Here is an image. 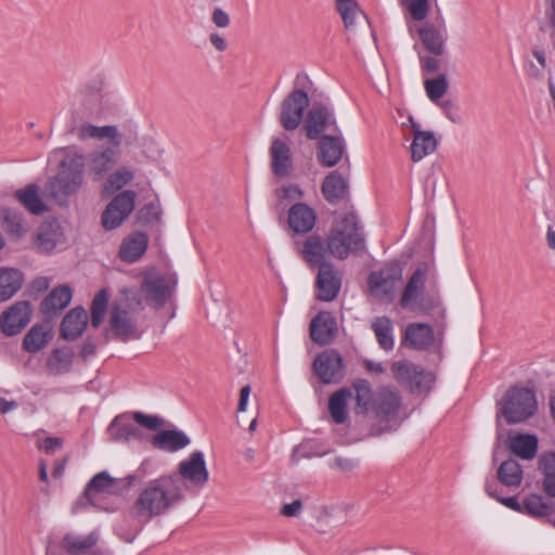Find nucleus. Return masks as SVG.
I'll return each instance as SVG.
<instances>
[{"mask_svg":"<svg viewBox=\"0 0 555 555\" xmlns=\"http://www.w3.org/2000/svg\"><path fill=\"white\" fill-rule=\"evenodd\" d=\"M271 169L276 177H287L293 169L292 152L281 139H273L270 146Z\"/></svg>","mask_w":555,"mask_h":555,"instance_id":"nucleus-22","label":"nucleus"},{"mask_svg":"<svg viewBox=\"0 0 555 555\" xmlns=\"http://www.w3.org/2000/svg\"><path fill=\"white\" fill-rule=\"evenodd\" d=\"M392 322L388 317H378L372 323L377 343L386 351L393 348Z\"/></svg>","mask_w":555,"mask_h":555,"instance_id":"nucleus-42","label":"nucleus"},{"mask_svg":"<svg viewBox=\"0 0 555 555\" xmlns=\"http://www.w3.org/2000/svg\"><path fill=\"white\" fill-rule=\"evenodd\" d=\"M117 486V479L111 477L106 472H101L89 481L85 496L92 502L96 492L114 493Z\"/></svg>","mask_w":555,"mask_h":555,"instance_id":"nucleus-41","label":"nucleus"},{"mask_svg":"<svg viewBox=\"0 0 555 555\" xmlns=\"http://www.w3.org/2000/svg\"><path fill=\"white\" fill-rule=\"evenodd\" d=\"M418 36L424 47L434 55H441L444 51V40L438 29L426 25L418 29Z\"/></svg>","mask_w":555,"mask_h":555,"instance_id":"nucleus-44","label":"nucleus"},{"mask_svg":"<svg viewBox=\"0 0 555 555\" xmlns=\"http://www.w3.org/2000/svg\"><path fill=\"white\" fill-rule=\"evenodd\" d=\"M402 5L414 21H423L429 12V0H402Z\"/></svg>","mask_w":555,"mask_h":555,"instance_id":"nucleus-51","label":"nucleus"},{"mask_svg":"<svg viewBox=\"0 0 555 555\" xmlns=\"http://www.w3.org/2000/svg\"><path fill=\"white\" fill-rule=\"evenodd\" d=\"M88 315L82 307H76L63 318L60 336L65 340H74L82 335L87 327Z\"/></svg>","mask_w":555,"mask_h":555,"instance_id":"nucleus-23","label":"nucleus"},{"mask_svg":"<svg viewBox=\"0 0 555 555\" xmlns=\"http://www.w3.org/2000/svg\"><path fill=\"white\" fill-rule=\"evenodd\" d=\"M141 218L146 222H156L160 220L162 210L157 202L145 204L140 210Z\"/></svg>","mask_w":555,"mask_h":555,"instance_id":"nucleus-55","label":"nucleus"},{"mask_svg":"<svg viewBox=\"0 0 555 555\" xmlns=\"http://www.w3.org/2000/svg\"><path fill=\"white\" fill-rule=\"evenodd\" d=\"M98 539L99 537L95 532H91L83 538L66 535L63 539V547L70 555H83L96 544Z\"/></svg>","mask_w":555,"mask_h":555,"instance_id":"nucleus-45","label":"nucleus"},{"mask_svg":"<svg viewBox=\"0 0 555 555\" xmlns=\"http://www.w3.org/2000/svg\"><path fill=\"white\" fill-rule=\"evenodd\" d=\"M86 163L85 155L74 151L65 155L60 163L59 173L48 182V190L52 198L60 205L67 203V198L77 193L85 183Z\"/></svg>","mask_w":555,"mask_h":555,"instance_id":"nucleus-4","label":"nucleus"},{"mask_svg":"<svg viewBox=\"0 0 555 555\" xmlns=\"http://www.w3.org/2000/svg\"><path fill=\"white\" fill-rule=\"evenodd\" d=\"M133 420L142 427L151 430H155L164 424V421L160 417L156 415H147L142 412H134Z\"/></svg>","mask_w":555,"mask_h":555,"instance_id":"nucleus-54","label":"nucleus"},{"mask_svg":"<svg viewBox=\"0 0 555 555\" xmlns=\"http://www.w3.org/2000/svg\"><path fill=\"white\" fill-rule=\"evenodd\" d=\"M553 503L546 502L539 494H531L522 502V513L531 517H546L554 513Z\"/></svg>","mask_w":555,"mask_h":555,"instance_id":"nucleus-43","label":"nucleus"},{"mask_svg":"<svg viewBox=\"0 0 555 555\" xmlns=\"http://www.w3.org/2000/svg\"><path fill=\"white\" fill-rule=\"evenodd\" d=\"M437 105H439L441 107L446 117L449 120H451L452 122H455V124L461 122V117L457 113L459 107L452 100H443V101L440 100Z\"/></svg>","mask_w":555,"mask_h":555,"instance_id":"nucleus-56","label":"nucleus"},{"mask_svg":"<svg viewBox=\"0 0 555 555\" xmlns=\"http://www.w3.org/2000/svg\"><path fill=\"white\" fill-rule=\"evenodd\" d=\"M72 296L70 287L66 285L55 287L41 302V312L48 317L57 314L69 305Z\"/></svg>","mask_w":555,"mask_h":555,"instance_id":"nucleus-30","label":"nucleus"},{"mask_svg":"<svg viewBox=\"0 0 555 555\" xmlns=\"http://www.w3.org/2000/svg\"><path fill=\"white\" fill-rule=\"evenodd\" d=\"M108 305V293L106 289H101L94 296L91 304V325L99 327L104 320Z\"/></svg>","mask_w":555,"mask_h":555,"instance_id":"nucleus-47","label":"nucleus"},{"mask_svg":"<svg viewBox=\"0 0 555 555\" xmlns=\"http://www.w3.org/2000/svg\"><path fill=\"white\" fill-rule=\"evenodd\" d=\"M508 448L522 460H532L538 451V438L530 434H516L508 437Z\"/></svg>","mask_w":555,"mask_h":555,"instance_id":"nucleus-32","label":"nucleus"},{"mask_svg":"<svg viewBox=\"0 0 555 555\" xmlns=\"http://www.w3.org/2000/svg\"><path fill=\"white\" fill-rule=\"evenodd\" d=\"M498 479L506 487H519L522 481L520 464L513 459L504 461L498 469Z\"/></svg>","mask_w":555,"mask_h":555,"instance_id":"nucleus-40","label":"nucleus"},{"mask_svg":"<svg viewBox=\"0 0 555 555\" xmlns=\"http://www.w3.org/2000/svg\"><path fill=\"white\" fill-rule=\"evenodd\" d=\"M52 339V326L49 322L37 323L23 338V348L29 353L42 350Z\"/></svg>","mask_w":555,"mask_h":555,"instance_id":"nucleus-25","label":"nucleus"},{"mask_svg":"<svg viewBox=\"0 0 555 555\" xmlns=\"http://www.w3.org/2000/svg\"><path fill=\"white\" fill-rule=\"evenodd\" d=\"M321 190L324 198L336 205L348 194V183L338 171H332L324 178Z\"/></svg>","mask_w":555,"mask_h":555,"instance_id":"nucleus-29","label":"nucleus"},{"mask_svg":"<svg viewBox=\"0 0 555 555\" xmlns=\"http://www.w3.org/2000/svg\"><path fill=\"white\" fill-rule=\"evenodd\" d=\"M63 446V439L59 437H48L46 438L39 448L43 449V451L48 454H52L56 450L61 449Z\"/></svg>","mask_w":555,"mask_h":555,"instance_id":"nucleus-58","label":"nucleus"},{"mask_svg":"<svg viewBox=\"0 0 555 555\" xmlns=\"http://www.w3.org/2000/svg\"><path fill=\"white\" fill-rule=\"evenodd\" d=\"M546 18L550 28V37L555 44V0H550V5L546 10Z\"/></svg>","mask_w":555,"mask_h":555,"instance_id":"nucleus-61","label":"nucleus"},{"mask_svg":"<svg viewBox=\"0 0 555 555\" xmlns=\"http://www.w3.org/2000/svg\"><path fill=\"white\" fill-rule=\"evenodd\" d=\"M312 369L323 384L339 383L344 376L343 358L335 350H326L318 354Z\"/></svg>","mask_w":555,"mask_h":555,"instance_id":"nucleus-10","label":"nucleus"},{"mask_svg":"<svg viewBox=\"0 0 555 555\" xmlns=\"http://www.w3.org/2000/svg\"><path fill=\"white\" fill-rule=\"evenodd\" d=\"M424 87L428 99L438 104L447 93L449 83L444 75H439L437 78L425 80Z\"/></svg>","mask_w":555,"mask_h":555,"instance_id":"nucleus-48","label":"nucleus"},{"mask_svg":"<svg viewBox=\"0 0 555 555\" xmlns=\"http://www.w3.org/2000/svg\"><path fill=\"white\" fill-rule=\"evenodd\" d=\"M294 249L309 268H318L331 262L326 260V255L330 253L327 240L325 241L319 234L309 235L305 240H294Z\"/></svg>","mask_w":555,"mask_h":555,"instance_id":"nucleus-9","label":"nucleus"},{"mask_svg":"<svg viewBox=\"0 0 555 555\" xmlns=\"http://www.w3.org/2000/svg\"><path fill=\"white\" fill-rule=\"evenodd\" d=\"M275 196L281 204L283 201H299L304 197V191L298 184L289 183L275 190Z\"/></svg>","mask_w":555,"mask_h":555,"instance_id":"nucleus-53","label":"nucleus"},{"mask_svg":"<svg viewBox=\"0 0 555 555\" xmlns=\"http://www.w3.org/2000/svg\"><path fill=\"white\" fill-rule=\"evenodd\" d=\"M211 22L219 28H225L230 25V16L221 8H215L211 13Z\"/></svg>","mask_w":555,"mask_h":555,"instance_id":"nucleus-57","label":"nucleus"},{"mask_svg":"<svg viewBox=\"0 0 555 555\" xmlns=\"http://www.w3.org/2000/svg\"><path fill=\"white\" fill-rule=\"evenodd\" d=\"M147 248V236L144 233H135L125 240L119 249V257L128 262L137 261Z\"/></svg>","mask_w":555,"mask_h":555,"instance_id":"nucleus-37","label":"nucleus"},{"mask_svg":"<svg viewBox=\"0 0 555 555\" xmlns=\"http://www.w3.org/2000/svg\"><path fill=\"white\" fill-rule=\"evenodd\" d=\"M399 280H401V270L397 267H389L371 272L367 284L373 295L385 298L393 293Z\"/></svg>","mask_w":555,"mask_h":555,"instance_id":"nucleus-17","label":"nucleus"},{"mask_svg":"<svg viewBox=\"0 0 555 555\" xmlns=\"http://www.w3.org/2000/svg\"><path fill=\"white\" fill-rule=\"evenodd\" d=\"M310 338L319 346H325L333 341L337 333L335 318L328 311L319 312L310 322Z\"/></svg>","mask_w":555,"mask_h":555,"instance_id":"nucleus-19","label":"nucleus"},{"mask_svg":"<svg viewBox=\"0 0 555 555\" xmlns=\"http://www.w3.org/2000/svg\"><path fill=\"white\" fill-rule=\"evenodd\" d=\"M349 389H351V395L354 393V413L357 415L367 414L375 400V392H373L371 383L364 378H357L352 382Z\"/></svg>","mask_w":555,"mask_h":555,"instance_id":"nucleus-28","label":"nucleus"},{"mask_svg":"<svg viewBox=\"0 0 555 555\" xmlns=\"http://www.w3.org/2000/svg\"><path fill=\"white\" fill-rule=\"evenodd\" d=\"M539 469L543 475V491L555 498V452H547L539 459Z\"/></svg>","mask_w":555,"mask_h":555,"instance_id":"nucleus-39","label":"nucleus"},{"mask_svg":"<svg viewBox=\"0 0 555 555\" xmlns=\"http://www.w3.org/2000/svg\"><path fill=\"white\" fill-rule=\"evenodd\" d=\"M302 502L300 500H294L291 503H286L281 508V514L286 517H296L301 513Z\"/></svg>","mask_w":555,"mask_h":555,"instance_id":"nucleus-59","label":"nucleus"},{"mask_svg":"<svg viewBox=\"0 0 555 555\" xmlns=\"http://www.w3.org/2000/svg\"><path fill=\"white\" fill-rule=\"evenodd\" d=\"M336 8L346 27L352 26L359 13L357 0H337Z\"/></svg>","mask_w":555,"mask_h":555,"instance_id":"nucleus-50","label":"nucleus"},{"mask_svg":"<svg viewBox=\"0 0 555 555\" xmlns=\"http://www.w3.org/2000/svg\"><path fill=\"white\" fill-rule=\"evenodd\" d=\"M179 474L188 482L196 487H204L208 479L209 473L203 452L194 451L189 459L179 463Z\"/></svg>","mask_w":555,"mask_h":555,"instance_id":"nucleus-15","label":"nucleus"},{"mask_svg":"<svg viewBox=\"0 0 555 555\" xmlns=\"http://www.w3.org/2000/svg\"><path fill=\"white\" fill-rule=\"evenodd\" d=\"M426 270L418 267L410 276L400 299L402 308H414V301L424 289Z\"/></svg>","mask_w":555,"mask_h":555,"instance_id":"nucleus-35","label":"nucleus"},{"mask_svg":"<svg viewBox=\"0 0 555 555\" xmlns=\"http://www.w3.org/2000/svg\"><path fill=\"white\" fill-rule=\"evenodd\" d=\"M85 99L83 103L90 105L91 109L95 113L100 112L103 105L104 93L102 86L99 87H87L83 91Z\"/></svg>","mask_w":555,"mask_h":555,"instance_id":"nucleus-52","label":"nucleus"},{"mask_svg":"<svg viewBox=\"0 0 555 555\" xmlns=\"http://www.w3.org/2000/svg\"><path fill=\"white\" fill-rule=\"evenodd\" d=\"M251 388L249 385H245L240 390V398L237 404V412H244L246 410V405L250 396Z\"/></svg>","mask_w":555,"mask_h":555,"instance_id":"nucleus-64","label":"nucleus"},{"mask_svg":"<svg viewBox=\"0 0 555 555\" xmlns=\"http://www.w3.org/2000/svg\"><path fill=\"white\" fill-rule=\"evenodd\" d=\"M437 149V140L433 132L421 130L420 125H413V141L411 159L416 163Z\"/></svg>","mask_w":555,"mask_h":555,"instance_id":"nucleus-26","label":"nucleus"},{"mask_svg":"<svg viewBox=\"0 0 555 555\" xmlns=\"http://www.w3.org/2000/svg\"><path fill=\"white\" fill-rule=\"evenodd\" d=\"M356 465H357V462L351 459L336 456L334 459L331 467L338 468L343 472H350L351 469H353L356 467Z\"/></svg>","mask_w":555,"mask_h":555,"instance_id":"nucleus-60","label":"nucleus"},{"mask_svg":"<svg viewBox=\"0 0 555 555\" xmlns=\"http://www.w3.org/2000/svg\"><path fill=\"white\" fill-rule=\"evenodd\" d=\"M24 282L23 273L17 269H0V301L13 297L22 287Z\"/></svg>","mask_w":555,"mask_h":555,"instance_id":"nucleus-33","label":"nucleus"},{"mask_svg":"<svg viewBox=\"0 0 555 555\" xmlns=\"http://www.w3.org/2000/svg\"><path fill=\"white\" fill-rule=\"evenodd\" d=\"M74 353L69 348H55L47 360L50 375H63L70 371Z\"/></svg>","mask_w":555,"mask_h":555,"instance_id":"nucleus-38","label":"nucleus"},{"mask_svg":"<svg viewBox=\"0 0 555 555\" xmlns=\"http://www.w3.org/2000/svg\"><path fill=\"white\" fill-rule=\"evenodd\" d=\"M0 225L9 235L15 237H21L26 232L23 214L15 208H0Z\"/></svg>","mask_w":555,"mask_h":555,"instance_id":"nucleus-36","label":"nucleus"},{"mask_svg":"<svg viewBox=\"0 0 555 555\" xmlns=\"http://www.w3.org/2000/svg\"><path fill=\"white\" fill-rule=\"evenodd\" d=\"M69 131L76 134L81 142L90 139L95 141H108L106 145H100L85 156L88 173L93 180L102 179L117 165L121 144V134L117 126H95L90 122H83L72 128Z\"/></svg>","mask_w":555,"mask_h":555,"instance_id":"nucleus-1","label":"nucleus"},{"mask_svg":"<svg viewBox=\"0 0 555 555\" xmlns=\"http://www.w3.org/2000/svg\"><path fill=\"white\" fill-rule=\"evenodd\" d=\"M142 310L141 295L135 289H124L109 311V327L118 339L127 341L141 336L137 326L135 314Z\"/></svg>","mask_w":555,"mask_h":555,"instance_id":"nucleus-5","label":"nucleus"},{"mask_svg":"<svg viewBox=\"0 0 555 555\" xmlns=\"http://www.w3.org/2000/svg\"><path fill=\"white\" fill-rule=\"evenodd\" d=\"M308 106L309 96L306 91L294 89L289 92L281 103L279 120L282 127L287 131L297 129Z\"/></svg>","mask_w":555,"mask_h":555,"instance_id":"nucleus-7","label":"nucleus"},{"mask_svg":"<svg viewBox=\"0 0 555 555\" xmlns=\"http://www.w3.org/2000/svg\"><path fill=\"white\" fill-rule=\"evenodd\" d=\"M181 489L175 476H162L150 481L135 499L132 513L143 521L165 514L182 500Z\"/></svg>","mask_w":555,"mask_h":555,"instance_id":"nucleus-2","label":"nucleus"},{"mask_svg":"<svg viewBox=\"0 0 555 555\" xmlns=\"http://www.w3.org/2000/svg\"><path fill=\"white\" fill-rule=\"evenodd\" d=\"M351 398V389L343 387L333 392L328 399V412L334 423L343 424L348 416L347 403Z\"/></svg>","mask_w":555,"mask_h":555,"instance_id":"nucleus-34","label":"nucleus"},{"mask_svg":"<svg viewBox=\"0 0 555 555\" xmlns=\"http://www.w3.org/2000/svg\"><path fill=\"white\" fill-rule=\"evenodd\" d=\"M327 248L339 260L365 250V234L358 215L347 212L336 220L327 234Z\"/></svg>","mask_w":555,"mask_h":555,"instance_id":"nucleus-3","label":"nucleus"},{"mask_svg":"<svg viewBox=\"0 0 555 555\" xmlns=\"http://www.w3.org/2000/svg\"><path fill=\"white\" fill-rule=\"evenodd\" d=\"M31 306L29 301H16L0 315V330L7 336L20 334L30 322Z\"/></svg>","mask_w":555,"mask_h":555,"instance_id":"nucleus-12","label":"nucleus"},{"mask_svg":"<svg viewBox=\"0 0 555 555\" xmlns=\"http://www.w3.org/2000/svg\"><path fill=\"white\" fill-rule=\"evenodd\" d=\"M190 443L189 437L177 429H165L156 434L152 439V446L162 451L176 452Z\"/></svg>","mask_w":555,"mask_h":555,"instance_id":"nucleus-27","label":"nucleus"},{"mask_svg":"<svg viewBox=\"0 0 555 555\" xmlns=\"http://www.w3.org/2000/svg\"><path fill=\"white\" fill-rule=\"evenodd\" d=\"M209 41L218 52H223L228 48L227 40L218 33H211L209 35Z\"/></svg>","mask_w":555,"mask_h":555,"instance_id":"nucleus-63","label":"nucleus"},{"mask_svg":"<svg viewBox=\"0 0 555 555\" xmlns=\"http://www.w3.org/2000/svg\"><path fill=\"white\" fill-rule=\"evenodd\" d=\"M287 223L295 234H307L317 223V214L305 203H295L288 209Z\"/></svg>","mask_w":555,"mask_h":555,"instance_id":"nucleus-20","label":"nucleus"},{"mask_svg":"<svg viewBox=\"0 0 555 555\" xmlns=\"http://www.w3.org/2000/svg\"><path fill=\"white\" fill-rule=\"evenodd\" d=\"M109 435L116 441H128L140 437V429L122 417L117 416L108 427Z\"/></svg>","mask_w":555,"mask_h":555,"instance_id":"nucleus-46","label":"nucleus"},{"mask_svg":"<svg viewBox=\"0 0 555 555\" xmlns=\"http://www.w3.org/2000/svg\"><path fill=\"white\" fill-rule=\"evenodd\" d=\"M37 247L42 251H50L55 247V242L50 238L49 233L40 232L37 237Z\"/></svg>","mask_w":555,"mask_h":555,"instance_id":"nucleus-62","label":"nucleus"},{"mask_svg":"<svg viewBox=\"0 0 555 555\" xmlns=\"http://www.w3.org/2000/svg\"><path fill=\"white\" fill-rule=\"evenodd\" d=\"M318 269L315 279L317 298L321 301H332L338 296L341 287L340 273L332 262L324 263Z\"/></svg>","mask_w":555,"mask_h":555,"instance_id":"nucleus-14","label":"nucleus"},{"mask_svg":"<svg viewBox=\"0 0 555 555\" xmlns=\"http://www.w3.org/2000/svg\"><path fill=\"white\" fill-rule=\"evenodd\" d=\"M328 129L337 130L333 113L325 106L311 108L305 122L307 138L310 140L318 139L323 131Z\"/></svg>","mask_w":555,"mask_h":555,"instance_id":"nucleus-18","label":"nucleus"},{"mask_svg":"<svg viewBox=\"0 0 555 555\" xmlns=\"http://www.w3.org/2000/svg\"><path fill=\"white\" fill-rule=\"evenodd\" d=\"M345 152L344 139L340 135L323 134L318 143V162L324 167L337 165Z\"/></svg>","mask_w":555,"mask_h":555,"instance_id":"nucleus-21","label":"nucleus"},{"mask_svg":"<svg viewBox=\"0 0 555 555\" xmlns=\"http://www.w3.org/2000/svg\"><path fill=\"white\" fill-rule=\"evenodd\" d=\"M435 340L434 330L425 323H411L406 326L403 341L415 350L428 349Z\"/></svg>","mask_w":555,"mask_h":555,"instance_id":"nucleus-24","label":"nucleus"},{"mask_svg":"<svg viewBox=\"0 0 555 555\" xmlns=\"http://www.w3.org/2000/svg\"><path fill=\"white\" fill-rule=\"evenodd\" d=\"M177 285L175 275H158L147 278L141 285V291L145 294L147 300L156 308H162L170 297Z\"/></svg>","mask_w":555,"mask_h":555,"instance_id":"nucleus-13","label":"nucleus"},{"mask_svg":"<svg viewBox=\"0 0 555 555\" xmlns=\"http://www.w3.org/2000/svg\"><path fill=\"white\" fill-rule=\"evenodd\" d=\"M391 371L397 382L408 386L411 390L428 388L434 382L431 373L426 372L418 365L404 361L393 362Z\"/></svg>","mask_w":555,"mask_h":555,"instance_id":"nucleus-11","label":"nucleus"},{"mask_svg":"<svg viewBox=\"0 0 555 555\" xmlns=\"http://www.w3.org/2000/svg\"><path fill=\"white\" fill-rule=\"evenodd\" d=\"M537 410L535 395L525 387H512L503 398L501 413L508 424L530 418Z\"/></svg>","mask_w":555,"mask_h":555,"instance_id":"nucleus-6","label":"nucleus"},{"mask_svg":"<svg viewBox=\"0 0 555 555\" xmlns=\"http://www.w3.org/2000/svg\"><path fill=\"white\" fill-rule=\"evenodd\" d=\"M137 193L131 190L121 191L107 204L102 214V225L106 230L117 229L134 209Z\"/></svg>","mask_w":555,"mask_h":555,"instance_id":"nucleus-8","label":"nucleus"},{"mask_svg":"<svg viewBox=\"0 0 555 555\" xmlns=\"http://www.w3.org/2000/svg\"><path fill=\"white\" fill-rule=\"evenodd\" d=\"M401 405V397L398 390L383 387L375 392L371 411L379 421H389L397 415Z\"/></svg>","mask_w":555,"mask_h":555,"instance_id":"nucleus-16","label":"nucleus"},{"mask_svg":"<svg viewBox=\"0 0 555 555\" xmlns=\"http://www.w3.org/2000/svg\"><path fill=\"white\" fill-rule=\"evenodd\" d=\"M40 188L30 183L23 189L15 191V198L23 205V207L33 215H41L47 211V205L39 194Z\"/></svg>","mask_w":555,"mask_h":555,"instance_id":"nucleus-31","label":"nucleus"},{"mask_svg":"<svg viewBox=\"0 0 555 555\" xmlns=\"http://www.w3.org/2000/svg\"><path fill=\"white\" fill-rule=\"evenodd\" d=\"M133 177V172L128 167H120L108 176L106 180V189L119 191L131 182Z\"/></svg>","mask_w":555,"mask_h":555,"instance_id":"nucleus-49","label":"nucleus"}]
</instances>
